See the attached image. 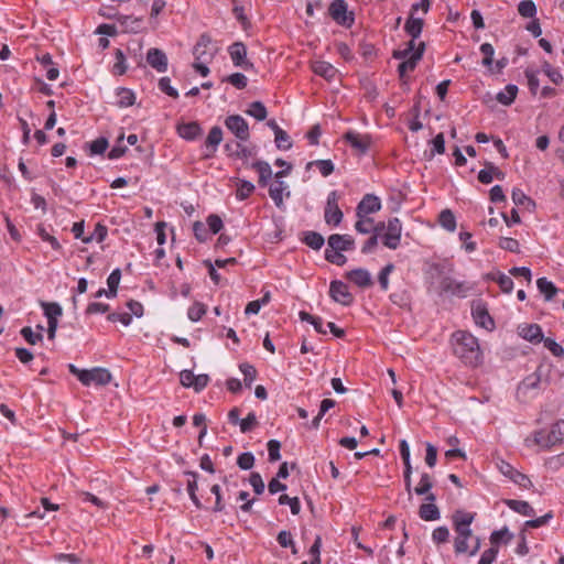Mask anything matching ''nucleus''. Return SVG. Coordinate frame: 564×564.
I'll return each instance as SVG.
<instances>
[{
	"mask_svg": "<svg viewBox=\"0 0 564 564\" xmlns=\"http://www.w3.org/2000/svg\"><path fill=\"white\" fill-rule=\"evenodd\" d=\"M454 355L466 366L477 367L481 362L478 339L468 332L457 330L452 335Z\"/></svg>",
	"mask_w": 564,
	"mask_h": 564,
	"instance_id": "f257e3e1",
	"label": "nucleus"
},
{
	"mask_svg": "<svg viewBox=\"0 0 564 564\" xmlns=\"http://www.w3.org/2000/svg\"><path fill=\"white\" fill-rule=\"evenodd\" d=\"M564 441V420H560L554 423L546 432L544 430L536 431L533 436V443L542 447L549 448L557 443Z\"/></svg>",
	"mask_w": 564,
	"mask_h": 564,
	"instance_id": "f03ea898",
	"label": "nucleus"
},
{
	"mask_svg": "<svg viewBox=\"0 0 564 564\" xmlns=\"http://www.w3.org/2000/svg\"><path fill=\"white\" fill-rule=\"evenodd\" d=\"M422 29L423 20L421 18H414L413 14H411L405 22L404 30L412 37V40L408 42L404 50H395L392 56L397 59L408 57V55L414 51V48H416L414 40L421 35Z\"/></svg>",
	"mask_w": 564,
	"mask_h": 564,
	"instance_id": "7ed1b4c3",
	"label": "nucleus"
},
{
	"mask_svg": "<svg viewBox=\"0 0 564 564\" xmlns=\"http://www.w3.org/2000/svg\"><path fill=\"white\" fill-rule=\"evenodd\" d=\"M84 229H85L84 220L74 223V225L72 227V232L74 234V237L77 239H80L84 243H89V242L100 243L105 240L107 232H108L107 227L101 225L100 223H97L95 225L94 231L90 232L88 236H84Z\"/></svg>",
	"mask_w": 564,
	"mask_h": 564,
	"instance_id": "20e7f679",
	"label": "nucleus"
},
{
	"mask_svg": "<svg viewBox=\"0 0 564 564\" xmlns=\"http://www.w3.org/2000/svg\"><path fill=\"white\" fill-rule=\"evenodd\" d=\"M329 15L339 25L350 28L355 22L352 12H348L347 3L344 0H334L329 6Z\"/></svg>",
	"mask_w": 564,
	"mask_h": 564,
	"instance_id": "39448f33",
	"label": "nucleus"
},
{
	"mask_svg": "<svg viewBox=\"0 0 564 564\" xmlns=\"http://www.w3.org/2000/svg\"><path fill=\"white\" fill-rule=\"evenodd\" d=\"M324 219L329 226H338L343 219V212L338 206V194L333 191L328 194L324 210Z\"/></svg>",
	"mask_w": 564,
	"mask_h": 564,
	"instance_id": "423d86ee",
	"label": "nucleus"
},
{
	"mask_svg": "<svg viewBox=\"0 0 564 564\" xmlns=\"http://www.w3.org/2000/svg\"><path fill=\"white\" fill-rule=\"evenodd\" d=\"M80 382L84 386H106L111 381V373L109 370L100 367L93 368L90 370L85 369V372L80 373Z\"/></svg>",
	"mask_w": 564,
	"mask_h": 564,
	"instance_id": "0eeeda50",
	"label": "nucleus"
},
{
	"mask_svg": "<svg viewBox=\"0 0 564 564\" xmlns=\"http://www.w3.org/2000/svg\"><path fill=\"white\" fill-rule=\"evenodd\" d=\"M226 128L240 141H248L250 131L248 122L239 115L228 116L225 120Z\"/></svg>",
	"mask_w": 564,
	"mask_h": 564,
	"instance_id": "6e6552de",
	"label": "nucleus"
},
{
	"mask_svg": "<svg viewBox=\"0 0 564 564\" xmlns=\"http://www.w3.org/2000/svg\"><path fill=\"white\" fill-rule=\"evenodd\" d=\"M228 53L236 67H241L245 70L253 68V64L247 59V46L242 42H235L228 47Z\"/></svg>",
	"mask_w": 564,
	"mask_h": 564,
	"instance_id": "1a4fd4ad",
	"label": "nucleus"
},
{
	"mask_svg": "<svg viewBox=\"0 0 564 564\" xmlns=\"http://www.w3.org/2000/svg\"><path fill=\"white\" fill-rule=\"evenodd\" d=\"M329 295L335 302L345 306H349L354 301V296L349 292L347 284L337 280L330 282Z\"/></svg>",
	"mask_w": 564,
	"mask_h": 564,
	"instance_id": "9d476101",
	"label": "nucleus"
},
{
	"mask_svg": "<svg viewBox=\"0 0 564 564\" xmlns=\"http://www.w3.org/2000/svg\"><path fill=\"white\" fill-rule=\"evenodd\" d=\"M424 51H425V43L421 42V43H419L417 47L414 48V51H412L408 55V57L402 58L403 59L402 63H400L398 66V72H399V75L401 78L404 77V75L408 72L414 70L417 62L422 58Z\"/></svg>",
	"mask_w": 564,
	"mask_h": 564,
	"instance_id": "9b49d317",
	"label": "nucleus"
},
{
	"mask_svg": "<svg viewBox=\"0 0 564 564\" xmlns=\"http://www.w3.org/2000/svg\"><path fill=\"white\" fill-rule=\"evenodd\" d=\"M343 138L360 154H365L371 145V137L369 134H360L356 131H347Z\"/></svg>",
	"mask_w": 564,
	"mask_h": 564,
	"instance_id": "f8f14e48",
	"label": "nucleus"
},
{
	"mask_svg": "<svg viewBox=\"0 0 564 564\" xmlns=\"http://www.w3.org/2000/svg\"><path fill=\"white\" fill-rule=\"evenodd\" d=\"M147 62L159 73H165L169 67V61L166 54L160 50L152 47L147 52Z\"/></svg>",
	"mask_w": 564,
	"mask_h": 564,
	"instance_id": "ddd939ff",
	"label": "nucleus"
},
{
	"mask_svg": "<svg viewBox=\"0 0 564 564\" xmlns=\"http://www.w3.org/2000/svg\"><path fill=\"white\" fill-rule=\"evenodd\" d=\"M386 247H398L401 238L402 226L398 218L389 219L386 224Z\"/></svg>",
	"mask_w": 564,
	"mask_h": 564,
	"instance_id": "4468645a",
	"label": "nucleus"
},
{
	"mask_svg": "<svg viewBox=\"0 0 564 564\" xmlns=\"http://www.w3.org/2000/svg\"><path fill=\"white\" fill-rule=\"evenodd\" d=\"M381 208V202L380 199L372 195L367 194L364 196V198L360 200V203L357 206V216H369L372 213L378 212Z\"/></svg>",
	"mask_w": 564,
	"mask_h": 564,
	"instance_id": "2eb2a0df",
	"label": "nucleus"
},
{
	"mask_svg": "<svg viewBox=\"0 0 564 564\" xmlns=\"http://www.w3.org/2000/svg\"><path fill=\"white\" fill-rule=\"evenodd\" d=\"M540 376L538 373H531L527 376L518 386L517 397L521 401H525L529 393L536 390L540 384Z\"/></svg>",
	"mask_w": 564,
	"mask_h": 564,
	"instance_id": "dca6fc26",
	"label": "nucleus"
},
{
	"mask_svg": "<svg viewBox=\"0 0 564 564\" xmlns=\"http://www.w3.org/2000/svg\"><path fill=\"white\" fill-rule=\"evenodd\" d=\"M223 140V130L220 127L215 126L209 130V133L205 140V149L210 150L209 153H204V159H210L215 155L218 145L220 144Z\"/></svg>",
	"mask_w": 564,
	"mask_h": 564,
	"instance_id": "f3484780",
	"label": "nucleus"
},
{
	"mask_svg": "<svg viewBox=\"0 0 564 564\" xmlns=\"http://www.w3.org/2000/svg\"><path fill=\"white\" fill-rule=\"evenodd\" d=\"M423 271L426 275H429L431 279L437 278L444 273L452 271V264L447 260L443 261H431L427 260L424 262Z\"/></svg>",
	"mask_w": 564,
	"mask_h": 564,
	"instance_id": "a211bd4d",
	"label": "nucleus"
},
{
	"mask_svg": "<svg viewBox=\"0 0 564 564\" xmlns=\"http://www.w3.org/2000/svg\"><path fill=\"white\" fill-rule=\"evenodd\" d=\"M471 313H473L474 321L477 325H479L488 330L494 329L495 322L484 305L477 304V305L473 306Z\"/></svg>",
	"mask_w": 564,
	"mask_h": 564,
	"instance_id": "6ab92c4d",
	"label": "nucleus"
},
{
	"mask_svg": "<svg viewBox=\"0 0 564 564\" xmlns=\"http://www.w3.org/2000/svg\"><path fill=\"white\" fill-rule=\"evenodd\" d=\"M519 335L531 343H541L543 339L542 328L538 324H524L519 326Z\"/></svg>",
	"mask_w": 564,
	"mask_h": 564,
	"instance_id": "aec40b11",
	"label": "nucleus"
},
{
	"mask_svg": "<svg viewBox=\"0 0 564 564\" xmlns=\"http://www.w3.org/2000/svg\"><path fill=\"white\" fill-rule=\"evenodd\" d=\"M203 130L198 122L192 121L177 126V133L181 138L193 141L202 134Z\"/></svg>",
	"mask_w": 564,
	"mask_h": 564,
	"instance_id": "412c9836",
	"label": "nucleus"
},
{
	"mask_svg": "<svg viewBox=\"0 0 564 564\" xmlns=\"http://www.w3.org/2000/svg\"><path fill=\"white\" fill-rule=\"evenodd\" d=\"M441 293L463 295L469 290L464 282H457L451 278H444L440 284Z\"/></svg>",
	"mask_w": 564,
	"mask_h": 564,
	"instance_id": "4be33fe9",
	"label": "nucleus"
},
{
	"mask_svg": "<svg viewBox=\"0 0 564 564\" xmlns=\"http://www.w3.org/2000/svg\"><path fill=\"white\" fill-rule=\"evenodd\" d=\"M433 487V481H432V477L426 474V473H423L421 475V478H420V481L417 484V486L414 488V492L419 496H423L425 495V500L426 501H431V502H434L436 497L434 494L430 492V490L432 489Z\"/></svg>",
	"mask_w": 564,
	"mask_h": 564,
	"instance_id": "5701e85b",
	"label": "nucleus"
},
{
	"mask_svg": "<svg viewBox=\"0 0 564 564\" xmlns=\"http://www.w3.org/2000/svg\"><path fill=\"white\" fill-rule=\"evenodd\" d=\"M347 278L359 288H368L372 285L370 273L365 269H355L347 273Z\"/></svg>",
	"mask_w": 564,
	"mask_h": 564,
	"instance_id": "b1692460",
	"label": "nucleus"
},
{
	"mask_svg": "<svg viewBox=\"0 0 564 564\" xmlns=\"http://www.w3.org/2000/svg\"><path fill=\"white\" fill-rule=\"evenodd\" d=\"M386 224L378 223L375 226V229L371 232V236L365 241L364 247H375L378 243H381L386 247Z\"/></svg>",
	"mask_w": 564,
	"mask_h": 564,
	"instance_id": "393cba45",
	"label": "nucleus"
},
{
	"mask_svg": "<svg viewBox=\"0 0 564 564\" xmlns=\"http://www.w3.org/2000/svg\"><path fill=\"white\" fill-rule=\"evenodd\" d=\"M505 503L509 509L525 517H533L535 514L534 509L524 500L507 499Z\"/></svg>",
	"mask_w": 564,
	"mask_h": 564,
	"instance_id": "a878e982",
	"label": "nucleus"
},
{
	"mask_svg": "<svg viewBox=\"0 0 564 564\" xmlns=\"http://www.w3.org/2000/svg\"><path fill=\"white\" fill-rule=\"evenodd\" d=\"M313 68V72L327 79V80H332L333 78H335L336 74H337V69L328 62H325V61H317L313 64L312 66Z\"/></svg>",
	"mask_w": 564,
	"mask_h": 564,
	"instance_id": "bb28decb",
	"label": "nucleus"
},
{
	"mask_svg": "<svg viewBox=\"0 0 564 564\" xmlns=\"http://www.w3.org/2000/svg\"><path fill=\"white\" fill-rule=\"evenodd\" d=\"M536 288L540 293L543 294L546 302L552 301L558 292V289L555 286V284L549 281L546 278H539L536 280Z\"/></svg>",
	"mask_w": 564,
	"mask_h": 564,
	"instance_id": "cd10ccee",
	"label": "nucleus"
},
{
	"mask_svg": "<svg viewBox=\"0 0 564 564\" xmlns=\"http://www.w3.org/2000/svg\"><path fill=\"white\" fill-rule=\"evenodd\" d=\"M185 475L189 477V479L187 480V486H186L189 498L193 501V503L195 505V507L200 509L203 507V505L196 495V491L198 489V485H197L198 474L196 471H185Z\"/></svg>",
	"mask_w": 564,
	"mask_h": 564,
	"instance_id": "c85d7f7f",
	"label": "nucleus"
},
{
	"mask_svg": "<svg viewBox=\"0 0 564 564\" xmlns=\"http://www.w3.org/2000/svg\"><path fill=\"white\" fill-rule=\"evenodd\" d=\"M419 516L424 521H436L441 518L437 506L431 501L420 506Z\"/></svg>",
	"mask_w": 564,
	"mask_h": 564,
	"instance_id": "c756f323",
	"label": "nucleus"
},
{
	"mask_svg": "<svg viewBox=\"0 0 564 564\" xmlns=\"http://www.w3.org/2000/svg\"><path fill=\"white\" fill-rule=\"evenodd\" d=\"M286 188L288 185L280 178H276L269 187V195L278 207L283 204V192Z\"/></svg>",
	"mask_w": 564,
	"mask_h": 564,
	"instance_id": "7c9ffc66",
	"label": "nucleus"
},
{
	"mask_svg": "<svg viewBox=\"0 0 564 564\" xmlns=\"http://www.w3.org/2000/svg\"><path fill=\"white\" fill-rule=\"evenodd\" d=\"M518 94V86L513 84H509L505 87L503 90L499 91L496 96L498 102L503 106H510Z\"/></svg>",
	"mask_w": 564,
	"mask_h": 564,
	"instance_id": "2f4dec72",
	"label": "nucleus"
},
{
	"mask_svg": "<svg viewBox=\"0 0 564 564\" xmlns=\"http://www.w3.org/2000/svg\"><path fill=\"white\" fill-rule=\"evenodd\" d=\"M252 167L259 173V185L267 186L269 180L272 177V169L265 161H257L252 163Z\"/></svg>",
	"mask_w": 564,
	"mask_h": 564,
	"instance_id": "473e14b6",
	"label": "nucleus"
},
{
	"mask_svg": "<svg viewBox=\"0 0 564 564\" xmlns=\"http://www.w3.org/2000/svg\"><path fill=\"white\" fill-rule=\"evenodd\" d=\"M117 98L118 99L116 101V105L120 108L130 107L135 101L134 93L131 89L124 87H120L117 89Z\"/></svg>",
	"mask_w": 564,
	"mask_h": 564,
	"instance_id": "72a5a7b5",
	"label": "nucleus"
},
{
	"mask_svg": "<svg viewBox=\"0 0 564 564\" xmlns=\"http://www.w3.org/2000/svg\"><path fill=\"white\" fill-rule=\"evenodd\" d=\"M41 307L44 311V315L46 316L47 321H57L59 316L63 314L62 306L58 303H48L41 301L40 302Z\"/></svg>",
	"mask_w": 564,
	"mask_h": 564,
	"instance_id": "f704fd0d",
	"label": "nucleus"
},
{
	"mask_svg": "<svg viewBox=\"0 0 564 564\" xmlns=\"http://www.w3.org/2000/svg\"><path fill=\"white\" fill-rule=\"evenodd\" d=\"M120 279H121L120 269H115L108 276V279H107V285H108L107 297L108 299L116 297L117 290H118V286L120 283Z\"/></svg>",
	"mask_w": 564,
	"mask_h": 564,
	"instance_id": "c9c22d12",
	"label": "nucleus"
},
{
	"mask_svg": "<svg viewBox=\"0 0 564 564\" xmlns=\"http://www.w3.org/2000/svg\"><path fill=\"white\" fill-rule=\"evenodd\" d=\"M246 113L259 121L264 120L268 116L267 108L261 101L251 102Z\"/></svg>",
	"mask_w": 564,
	"mask_h": 564,
	"instance_id": "e433bc0d",
	"label": "nucleus"
},
{
	"mask_svg": "<svg viewBox=\"0 0 564 564\" xmlns=\"http://www.w3.org/2000/svg\"><path fill=\"white\" fill-rule=\"evenodd\" d=\"M354 245V239L349 235H330L327 241V247H350Z\"/></svg>",
	"mask_w": 564,
	"mask_h": 564,
	"instance_id": "4c0bfd02",
	"label": "nucleus"
},
{
	"mask_svg": "<svg viewBox=\"0 0 564 564\" xmlns=\"http://www.w3.org/2000/svg\"><path fill=\"white\" fill-rule=\"evenodd\" d=\"M438 221L442 227H444L448 231H454L456 228V218L452 210L444 209L441 212L438 216Z\"/></svg>",
	"mask_w": 564,
	"mask_h": 564,
	"instance_id": "58836bf2",
	"label": "nucleus"
},
{
	"mask_svg": "<svg viewBox=\"0 0 564 564\" xmlns=\"http://www.w3.org/2000/svg\"><path fill=\"white\" fill-rule=\"evenodd\" d=\"M301 241L306 243L307 247H323L325 243L324 237L316 231L304 232Z\"/></svg>",
	"mask_w": 564,
	"mask_h": 564,
	"instance_id": "ea45409f",
	"label": "nucleus"
},
{
	"mask_svg": "<svg viewBox=\"0 0 564 564\" xmlns=\"http://www.w3.org/2000/svg\"><path fill=\"white\" fill-rule=\"evenodd\" d=\"M513 539V534L509 531L507 527L494 531L490 535V543L492 545L499 544L500 542L509 543Z\"/></svg>",
	"mask_w": 564,
	"mask_h": 564,
	"instance_id": "a19ab883",
	"label": "nucleus"
},
{
	"mask_svg": "<svg viewBox=\"0 0 564 564\" xmlns=\"http://www.w3.org/2000/svg\"><path fill=\"white\" fill-rule=\"evenodd\" d=\"M344 249H325V259L336 265H344L347 261L346 256L341 252Z\"/></svg>",
	"mask_w": 564,
	"mask_h": 564,
	"instance_id": "79ce46f5",
	"label": "nucleus"
},
{
	"mask_svg": "<svg viewBox=\"0 0 564 564\" xmlns=\"http://www.w3.org/2000/svg\"><path fill=\"white\" fill-rule=\"evenodd\" d=\"M480 52L484 55L481 61L482 65L492 70L495 48L490 43H482L480 45Z\"/></svg>",
	"mask_w": 564,
	"mask_h": 564,
	"instance_id": "37998d69",
	"label": "nucleus"
},
{
	"mask_svg": "<svg viewBox=\"0 0 564 564\" xmlns=\"http://www.w3.org/2000/svg\"><path fill=\"white\" fill-rule=\"evenodd\" d=\"M239 369L243 373L245 386L250 388L257 377L256 368L248 362H243L239 365Z\"/></svg>",
	"mask_w": 564,
	"mask_h": 564,
	"instance_id": "c03bdc74",
	"label": "nucleus"
},
{
	"mask_svg": "<svg viewBox=\"0 0 564 564\" xmlns=\"http://www.w3.org/2000/svg\"><path fill=\"white\" fill-rule=\"evenodd\" d=\"M375 221L369 216H362L358 217V221L356 223L355 227L358 232L361 234H371L375 229Z\"/></svg>",
	"mask_w": 564,
	"mask_h": 564,
	"instance_id": "a18cd8bd",
	"label": "nucleus"
},
{
	"mask_svg": "<svg viewBox=\"0 0 564 564\" xmlns=\"http://www.w3.org/2000/svg\"><path fill=\"white\" fill-rule=\"evenodd\" d=\"M193 231H194V235L199 243H205L210 236L207 225L202 221L194 223Z\"/></svg>",
	"mask_w": 564,
	"mask_h": 564,
	"instance_id": "49530a36",
	"label": "nucleus"
},
{
	"mask_svg": "<svg viewBox=\"0 0 564 564\" xmlns=\"http://www.w3.org/2000/svg\"><path fill=\"white\" fill-rule=\"evenodd\" d=\"M518 12L523 18H533L536 14V7L532 0H523L518 4Z\"/></svg>",
	"mask_w": 564,
	"mask_h": 564,
	"instance_id": "de8ad7c7",
	"label": "nucleus"
},
{
	"mask_svg": "<svg viewBox=\"0 0 564 564\" xmlns=\"http://www.w3.org/2000/svg\"><path fill=\"white\" fill-rule=\"evenodd\" d=\"M108 140L104 137L97 138L96 140L88 143L90 155L102 154L108 148Z\"/></svg>",
	"mask_w": 564,
	"mask_h": 564,
	"instance_id": "09e8293b",
	"label": "nucleus"
},
{
	"mask_svg": "<svg viewBox=\"0 0 564 564\" xmlns=\"http://www.w3.org/2000/svg\"><path fill=\"white\" fill-rule=\"evenodd\" d=\"M206 313V305L195 302L187 311V316L192 322H198Z\"/></svg>",
	"mask_w": 564,
	"mask_h": 564,
	"instance_id": "8fccbe9b",
	"label": "nucleus"
},
{
	"mask_svg": "<svg viewBox=\"0 0 564 564\" xmlns=\"http://www.w3.org/2000/svg\"><path fill=\"white\" fill-rule=\"evenodd\" d=\"M278 501H279V505H281V506H284V505L290 506L291 512L294 516L299 514L301 511V505H300V500L297 497L290 498L288 495H281L279 497Z\"/></svg>",
	"mask_w": 564,
	"mask_h": 564,
	"instance_id": "3c124183",
	"label": "nucleus"
},
{
	"mask_svg": "<svg viewBox=\"0 0 564 564\" xmlns=\"http://www.w3.org/2000/svg\"><path fill=\"white\" fill-rule=\"evenodd\" d=\"M206 225L210 235L218 234L224 227L221 218L216 214H210L207 217Z\"/></svg>",
	"mask_w": 564,
	"mask_h": 564,
	"instance_id": "603ef678",
	"label": "nucleus"
},
{
	"mask_svg": "<svg viewBox=\"0 0 564 564\" xmlns=\"http://www.w3.org/2000/svg\"><path fill=\"white\" fill-rule=\"evenodd\" d=\"M274 142L276 148L280 150H290L293 145L290 135L283 129L278 131V134L274 137Z\"/></svg>",
	"mask_w": 564,
	"mask_h": 564,
	"instance_id": "864d4df0",
	"label": "nucleus"
},
{
	"mask_svg": "<svg viewBox=\"0 0 564 564\" xmlns=\"http://www.w3.org/2000/svg\"><path fill=\"white\" fill-rule=\"evenodd\" d=\"M452 519L454 524L470 525L475 519V513L457 510Z\"/></svg>",
	"mask_w": 564,
	"mask_h": 564,
	"instance_id": "5fc2aeb1",
	"label": "nucleus"
},
{
	"mask_svg": "<svg viewBox=\"0 0 564 564\" xmlns=\"http://www.w3.org/2000/svg\"><path fill=\"white\" fill-rule=\"evenodd\" d=\"M116 63L113 65V74L123 75L127 72L126 56L120 48L115 52Z\"/></svg>",
	"mask_w": 564,
	"mask_h": 564,
	"instance_id": "6e6d98bb",
	"label": "nucleus"
},
{
	"mask_svg": "<svg viewBox=\"0 0 564 564\" xmlns=\"http://www.w3.org/2000/svg\"><path fill=\"white\" fill-rule=\"evenodd\" d=\"M394 270V265L393 263H388L387 265H384L381 271L379 272V275H378V281H379V284H380V288L383 290V291H387L389 289V275L390 273Z\"/></svg>",
	"mask_w": 564,
	"mask_h": 564,
	"instance_id": "4d7b16f0",
	"label": "nucleus"
},
{
	"mask_svg": "<svg viewBox=\"0 0 564 564\" xmlns=\"http://www.w3.org/2000/svg\"><path fill=\"white\" fill-rule=\"evenodd\" d=\"M313 164L318 167L321 174L325 177L334 172V164L330 160H317L315 162H310L306 167L310 169Z\"/></svg>",
	"mask_w": 564,
	"mask_h": 564,
	"instance_id": "13d9d810",
	"label": "nucleus"
},
{
	"mask_svg": "<svg viewBox=\"0 0 564 564\" xmlns=\"http://www.w3.org/2000/svg\"><path fill=\"white\" fill-rule=\"evenodd\" d=\"M237 465L243 470L251 469L254 465L253 454L251 452L240 454L237 458Z\"/></svg>",
	"mask_w": 564,
	"mask_h": 564,
	"instance_id": "bf43d9fd",
	"label": "nucleus"
},
{
	"mask_svg": "<svg viewBox=\"0 0 564 564\" xmlns=\"http://www.w3.org/2000/svg\"><path fill=\"white\" fill-rule=\"evenodd\" d=\"M20 334L30 345H35L43 339L42 333H34L29 326L23 327Z\"/></svg>",
	"mask_w": 564,
	"mask_h": 564,
	"instance_id": "052dcab7",
	"label": "nucleus"
},
{
	"mask_svg": "<svg viewBox=\"0 0 564 564\" xmlns=\"http://www.w3.org/2000/svg\"><path fill=\"white\" fill-rule=\"evenodd\" d=\"M254 191V185L249 181H240L239 186L237 189V198L239 199H246L248 198L251 193Z\"/></svg>",
	"mask_w": 564,
	"mask_h": 564,
	"instance_id": "680f3d73",
	"label": "nucleus"
},
{
	"mask_svg": "<svg viewBox=\"0 0 564 564\" xmlns=\"http://www.w3.org/2000/svg\"><path fill=\"white\" fill-rule=\"evenodd\" d=\"M511 197L517 206L534 205L533 200L519 188H513Z\"/></svg>",
	"mask_w": 564,
	"mask_h": 564,
	"instance_id": "e2e57ef3",
	"label": "nucleus"
},
{
	"mask_svg": "<svg viewBox=\"0 0 564 564\" xmlns=\"http://www.w3.org/2000/svg\"><path fill=\"white\" fill-rule=\"evenodd\" d=\"M240 431L242 433L250 432L252 429H254L258 425L257 416L253 412L248 413V415L242 419L239 423Z\"/></svg>",
	"mask_w": 564,
	"mask_h": 564,
	"instance_id": "0e129e2a",
	"label": "nucleus"
},
{
	"mask_svg": "<svg viewBox=\"0 0 564 564\" xmlns=\"http://www.w3.org/2000/svg\"><path fill=\"white\" fill-rule=\"evenodd\" d=\"M542 341L544 343V346L555 356V357H558V358H563L564 357V348L557 344L554 339L547 337V338H544L542 339Z\"/></svg>",
	"mask_w": 564,
	"mask_h": 564,
	"instance_id": "69168bd1",
	"label": "nucleus"
},
{
	"mask_svg": "<svg viewBox=\"0 0 564 564\" xmlns=\"http://www.w3.org/2000/svg\"><path fill=\"white\" fill-rule=\"evenodd\" d=\"M226 80L235 86L237 89H243L247 87L248 79L242 73H234L229 75Z\"/></svg>",
	"mask_w": 564,
	"mask_h": 564,
	"instance_id": "338daca9",
	"label": "nucleus"
},
{
	"mask_svg": "<svg viewBox=\"0 0 564 564\" xmlns=\"http://www.w3.org/2000/svg\"><path fill=\"white\" fill-rule=\"evenodd\" d=\"M159 88L161 91H163L164 94H166L167 96H170L172 98L178 97V91L173 86H171V79L169 77L160 78Z\"/></svg>",
	"mask_w": 564,
	"mask_h": 564,
	"instance_id": "774afa93",
	"label": "nucleus"
}]
</instances>
